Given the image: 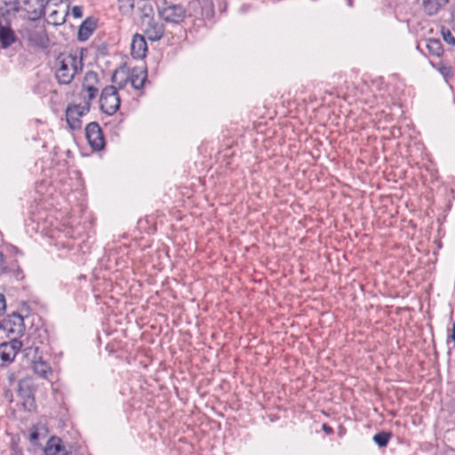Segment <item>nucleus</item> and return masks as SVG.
Instances as JSON below:
<instances>
[{
    "label": "nucleus",
    "instance_id": "2",
    "mask_svg": "<svg viewBox=\"0 0 455 455\" xmlns=\"http://www.w3.org/2000/svg\"><path fill=\"white\" fill-rule=\"evenodd\" d=\"M57 60L59 67L56 69L55 77L60 84H69L84 68L82 56L76 54H61Z\"/></svg>",
    "mask_w": 455,
    "mask_h": 455
},
{
    "label": "nucleus",
    "instance_id": "16",
    "mask_svg": "<svg viewBox=\"0 0 455 455\" xmlns=\"http://www.w3.org/2000/svg\"><path fill=\"white\" fill-rule=\"evenodd\" d=\"M32 368L34 372L43 379H48L49 375L52 374L50 365L41 357L38 360L32 361Z\"/></svg>",
    "mask_w": 455,
    "mask_h": 455
},
{
    "label": "nucleus",
    "instance_id": "8",
    "mask_svg": "<svg viewBox=\"0 0 455 455\" xmlns=\"http://www.w3.org/2000/svg\"><path fill=\"white\" fill-rule=\"evenodd\" d=\"M85 134L89 145L93 150L99 151L103 148L105 141L102 131L96 122H92L85 128Z\"/></svg>",
    "mask_w": 455,
    "mask_h": 455
},
{
    "label": "nucleus",
    "instance_id": "21",
    "mask_svg": "<svg viewBox=\"0 0 455 455\" xmlns=\"http://www.w3.org/2000/svg\"><path fill=\"white\" fill-rule=\"evenodd\" d=\"M134 6L133 0H118V8L122 12L128 13L132 11Z\"/></svg>",
    "mask_w": 455,
    "mask_h": 455
},
{
    "label": "nucleus",
    "instance_id": "3",
    "mask_svg": "<svg viewBox=\"0 0 455 455\" xmlns=\"http://www.w3.org/2000/svg\"><path fill=\"white\" fill-rule=\"evenodd\" d=\"M157 11L159 16L169 23H180L186 17V10L182 5L168 4L166 1L160 3L157 0Z\"/></svg>",
    "mask_w": 455,
    "mask_h": 455
},
{
    "label": "nucleus",
    "instance_id": "30",
    "mask_svg": "<svg viewBox=\"0 0 455 455\" xmlns=\"http://www.w3.org/2000/svg\"><path fill=\"white\" fill-rule=\"evenodd\" d=\"M31 436H32V438H36L37 437V434L34 433V434H32Z\"/></svg>",
    "mask_w": 455,
    "mask_h": 455
},
{
    "label": "nucleus",
    "instance_id": "27",
    "mask_svg": "<svg viewBox=\"0 0 455 455\" xmlns=\"http://www.w3.org/2000/svg\"><path fill=\"white\" fill-rule=\"evenodd\" d=\"M323 429L325 433L327 434H331L332 433V428L325 424L323 425Z\"/></svg>",
    "mask_w": 455,
    "mask_h": 455
},
{
    "label": "nucleus",
    "instance_id": "22",
    "mask_svg": "<svg viewBox=\"0 0 455 455\" xmlns=\"http://www.w3.org/2000/svg\"><path fill=\"white\" fill-rule=\"evenodd\" d=\"M58 13H59V12L54 10V11L51 12L49 14L50 18L52 19V20L55 24L62 23L65 20L64 17L58 19L57 18Z\"/></svg>",
    "mask_w": 455,
    "mask_h": 455
},
{
    "label": "nucleus",
    "instance_id": "14",
    "mask_svg": "<svg viewBox=\"0 0 455 455\" xmlns=\"http://www.w3.org/2000/svg\"><path fill=\"white\" fill-rule=\"evenodd\" d=\"M96 28V23L94 20L91 18H87L85 20L83 21V23L80 25L78 33H77V38L79 41H85L87 40L92 32Z\"/></svg>",
    "mask_w": 455,
    "mask_h": 455
},
{
    "label": "nucleus",
    "instance_id": "15",
    "mask_svg": "<svg viewBox=\"0 0 455 455\" xmlns=\"http://www.w3.org/2000/svg\"><path fill=\"white\" fill-rule=\"evenodd\" d=\"M16 40L14 32L9 27H5L0 23V44L3 48H8Z\"/></svg>",
    "mask_w": 455,
    "mask_h": 455
},
{
    "label": "nucleus",
    "instance_id": "24",
    "mask_svg": "<svg viewBox=\"0 0 455 455\" xmlns=\"http://www.w3.org/2000/svg\"><path fill=\"white\" fill-rule=\"evenodd\" d=\"M72 14L75 18H81L83 16V8L81 6H74L72 8Z\"/></svg>",
    "mask_w": 455,
    "mask_h": 455
},
{
    "label": "nucleus",
    "instance_id": "29",
    "mask_svg": "<svg viewBox=\"0 0 455 455\" xmlns=\"http://www.w3.org/2000/svg\"><path fill=\"white\" fill-rule=\"evenodd\" d=\"M31 349H32V347L25 348V351H26V355H28V350H31Z\"/></svg>",
    "mask_w": 455,
    "mask_h": 455
},
{
    "label": "nucleus",
    "instance_id": "19",
    "mask_svg": "<svg viewBox=\"0 0 455 455\" xmlns=\"http://www.w3.org/2000/svg\"><path fill=\"white\" fill-rule=\"evenodd\" d=\"M391 437L389 433L379 432L373 436V441L379 447H386L388 443V441Z\"/></svg>",
    "mask_w": 455,
    "mask_h": 455
},
{
    "label": "nucleus",
    "instance_id": "7",
    "mask_svg": "<svg viewBox=\"0 0 455 455\" xmlns=\"http://www.w3.org/2000/svg\"><path fill=\"white\" fill-rule=\"evenodd\" d=\"M89 112V104L71 105L66 109V120L72 130H79L82 126L81 117Z\"/></svg>",
    "mask_w": 455,
    "mask_h": 455
},
{
    "label": "nucleus",
    "instance_id": "10",
    "mask_svg": "<svg viewBox=\"0 0 455 455\" xmlns=\"http://www.w3.org/2000/svg\"><path fill=\"white\" fill-rule=\"evenodd\" d=\"M148 46L143 36L136 34L131 44V53L134 59H142L146 56Z\"/></svg>",
    "mask_w": 455,
    "mask_h": 455
},
{
    "label": "nucleus",
    "instance_id": "11",
    "mask_svg": "<svg viewBox=\"0 0 455 455\" xmlns=\"http://www.w3.org/2000/svg\"><path fill=\"white\" fill-rule=\"evenodd\" d=\"M130 83L132 86L136 89L140 90L143 87L146 80H147V70L143 68H134L131 75L129 76Z\"/></svg>",
    "mask_w": 455,
    "mask_h": 455
},
{
    "label": "nucleus",
    "instance_id": "9",
    "mask_svg": "<svg viewBox=\"0 0 455 455\" xmlns=\"http://www.w3.org/2000/svg\"><path fill=\"white\" fill-rule=\"evenodd\" d=\"M143 22H145L144 32L150 41H157L162 38L164 32L163 24L149 17H147Z\"/></svg>",
    "mask_w": 455,
    "mask_h": 455
},
{
    "label": "nucleus",
    "instance_id": "26",
    "mask_svg": "<svg viewBox=\"0 0 455 455\" xmlns=\"http://www.w3.org/2000/svg\"><path fill=\"white\" fill-rule=\"evenodd\" d=\"M97 78V74L92 71H89L85 74V80H95Z\"/></svg>",
    "mask_w": 455,
    "mask_h": 455
},
{
    "label": "nucleus",
    "instance_id": "1",
    "mask_svg": "<svg viewBox=\"0 0 455 455\" xmlns=\"http://www.w3.org/2000/svg\"><path fill=\"white\" fill-rule=\"evenodd\" d=\"M20 11L34 15L32 19H35L45 14L46 5L43 0H0L1 16H10Z\"/></svg>",
    "mask_w": 455,
    "mask_h": 455
},
{
    "label": "nucleus",
    "instance_id": "13",
    "mask_svg": "<svg viewBox=\"0 0 455 455\" xmlns=\"http://www.w3.org/2000/svg\"><path fill=\"white\" fill-rule=\"evenodd\" d=\"M447 3L448 0H423L421 6L427 15L433 16L443 9Z\"/></svg>",
    "mask_w": 455,
    "mask_h": 455
},
{
    "label": "nucleus",
    "instance_id": "4",
    "mask_svg": "<svg viewBox=\"0 0 455 455\" xmlns=\"http://www.w3.org/2000/svg\"><path fill=\"white\" fill-rule=\"evenodd\" d=\"M100 109L107 115H114L120 107V98L116 87L106 86L100 98Z\"/></svg>",
    "mask_w": 455,
    "mask_h": 455
},
{
    "label": "nucleus",
    "instance_id": "28",
    "mask_svg": "<svg viewBox=\"0 0 455 455\" xmlns=\"http://www.w3.org/2000/svg\"><path fill=\"white\" fill-rule=\"evenodd\" d=\"M5 263V256L3 252L0 251V266Z\"/></svg>",
    "mask_w": 455,
    "mask_h": 455
},
{
    "label": "nucleus",
    "instance_id": "6",
    "mask_svg": "<svg viewBox=\"0 0 455 455\" xmlns=\"http://www.w3.org/2000/svg\"><path fill=\"white\" fill-rule=\"evenodd\" d=\"M3 329L10 339H18V337L22 336L25 331L23 317L18 313L9 315L7 320L3 324Z\"/></svg>",
    "mask_w": 455,
    "mask_h": 455
},
{
    "label": "nucleus",
    "instance_id": "5",
    "mask_svg": "<svg viewBox=\"0 0 455 455\" xmlns=\"http://www.w3.org/2000/svg\"><path fill=\"white\" fill-rule=\"evenodd\" d=\"M22 347V342L16 338H11L9 342L0 344V366H5L12 363L16 355Z\"/></svg>",
    "mask_w": 455,
    "mask_h": 455
},
{
    "label": "nucleus",
    "instance_id": "17",
    "mask_svg": "<svg viewBox=\"0 0 455 455\" xmlns=\"http://www.w3.org/2000/svg\"><path fill=\"white\" fill-rule=\"evenodd\" d=\"M29 40L35 45L45 48L48 45V37L44 29H36L29 34Z\"/></svg>",
    "mask_w": 455,
    "mask_h": 455
},
{
    "label": "nucleus",
    "instance_id": "12",
    "mask_svg": "<svg viewBox=\"0 0 455 455\" xmlns=\"http://www.w3.org/2000/svg\"><path fill=\"white\" fill-rule=\"evenodd\" d=\"M45 455H68V452L62 444V441L58 437H52L47 442L44 449Z\"/></svg>",
    "mask_w": 455,
    "mask_h": 455
},
{
    "label": "nucleus",
    "instance_id": "23",
    "mask_svg": "<svg viewBox=\"0 0 455 455\" xmlns=\"http://www.w3.org/2000/svg\"><path fill=\"white\" fill-rule=\"evenodd\" d=\"M6 310V300L4 294L0 293V315H3Z\"/></svg>",
    "mask_w": 455,
    "mask_h": 455
},
{
    "label": "nucleus",
    "instance_id": "20",
    "mask_svg": "<svg viewBox=\"0 0 455 455\" xmlns=\"http://www.w3.org/2000/svg\"><path fill=\"white\" fill-rule=\"evenodd\" d=\"M85 95L84 99L87 100L86 103L90 105V101L94 100L98 94V89L92 85H83Z\"/></svg>",
    "mask_w": 455,
    "mask_h": 455
},
{
    "label": "nucleus",
    "instance_id": "25",
    "mask_svg": "<svg viewBox=\"0 0 455 455\" xmlns=\"http://www.w3.org/2000/svg\"><path fill=\"white\" fill-rule=\"evenodd\" d=\"M443 38L450 44H455V38H454V36H452V35L449 31L446 34L443 33Z\"/></svg>",
    "mask_w": 455,
    "mask_h": 455
},
{
    "label": "nucleus",
    "instance_id": "31",
    "mask_svg": "<svg viewBox=\"0 0 455 455\" xmlns=\"http://www.w3.org/2000/svg\"><path fill=\"white\" fill-rule=\"evenodd\" d=\"M3 328V324L0 323V329Z\"/></svg>",
    "mask_w": 455,
    "mask_h": 455
},
{
    "label": "nucleus",
    "instance_id": "18",
    "mask_svg": "<svg viewBox=\"0 0 455 455\" xmlns=\"http://www.w3.org/2000/svg\"><path fill=\"white\" fill-rule=\"evenodd\" d=\"M427 48L429 53L436 57L441 56L443 52L442 43L438 39H428Z\"/></svg>",
    "mask_w": 455,
    "mask_h": 455
}]
</instances>
